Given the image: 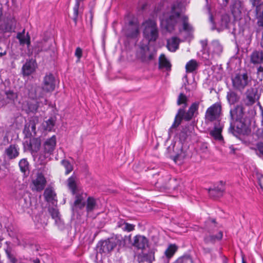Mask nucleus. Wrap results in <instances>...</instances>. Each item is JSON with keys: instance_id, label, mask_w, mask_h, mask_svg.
<instances>
[{"instance_id": "obj_41", "label": "nucleus", "mask_w": 263, "mask_h": 263, "mask_svg": "<svg viewBox=\"0 0 263 263\" xmlns=\"http://www.w3.org/2000/svg\"><path fill=\"white\" fill-rule=\"evenodd\" d=\"M177 250V247L175 245L171 244L166 249L164 254L167 258H170L174 255Z\"/></svg>"}, {"instance_id": "obj_4", "label": "nucleus", "mask_w": 263, "mask_h": 263, "mask_svg": "<svg viewBox=\"0 0 263 263\" xmlns=\"http://www.w3.org/2000/svg\"><path fill=\"white\" fill-rule=\"evenodd\" d=\"M143 37L149 42H156L159 36L156 21L153 18L144 20L141 25Z\"/></svg>"}, {"instance_id": "obj_17", "label": "nucleus", "mask_w": 263, "mask_h": 263, "mask_svg": "<svg viewBox=\"0 0 263 263\" xmlns=\"http://www.w3.org/2000/svg\"><path fill=\"white\" fill-rule=\"evenodd\" d=\"M17 95L11 90L5 92V97L0 100V105L2 106H6L10 103H12L17 98Z\"/></svg>"}, {"instance_id": "obj_47", "label": "nucleus", "mask_w": 263, "mask_h": 263, "mask_svg": "<svg viewBox=\"0 0 263 263\" xmlns=\"http://www.w3.org/2000/svg\"><path fill=\"white\" fill-rule=\"evenodd\" d=\"M61 164L63 165V166L64 167V168L66 170V172H65L66 175L69 174L73 170L72 165L68 160H63L61 161Z\"/></svg>"}, {"instance_id": "obj_50", "label": "nucleus", "mask_w": 263, "mask_h": 263, "mask_svg": "<svg viewBox=\"0 0 263 263\" xmlns=\"http://www.w3.org/2000/svg\"><path fill=\"white\" fill-rule=\"evenodd\" d=\"M174 263H193V261L190 256H184L178 258Z\"/></svg>"}, {"instance_id": "obj_16", "label": "nucleus", "mask_w": 263, "mask_h": 263, "mask_svg": "<svg viewBox=\"0 0 263 263\" xmlns=\"http://www.w3.org/2000/svg\"><path fill=\"white\" fill-rule=\"evenodd\" d=\"M56 145V137L55 136L47 139L43 144V150L45 153L51 155Z\"/></svg>"}, {"instance_id": "obj_53", "label": "nucleus", "mask_w": 263, "mask_h": 263, "mask_svg": "<svg viewBox=\"0 0 263 263\" xmlns=\"http://www.w3.org/2000/svg\"><path fill=\"white\" fill-rule=\"evenodd\" d=\"M257 149L260 152V157L263 158V143L259 142L256 144Z\"/></svg>"}, {"instance_id": "obj_29", "label": "nucleus", "mask_w": 263, "mask_h": 263, "mask_svg": "<svg viewBox=\"0 0 263 263\" xmlns=\"http://www.w3.org/2000/svg\"><path fill=\"white\" fill-rule=\"evenodd\" d=\"M209 50L215 54H219L222 51V47L218 41H213L210 45Z\"/></svg>"}, {"instance_id": "obj_57", "label": "nucleus", "mask_w": 263, "mask_h": 263, "mask_svg": "<svg viewBox=\"0 0 263 263\" xmlns=\"http://www.w3.org/2000/svg\"><path fill=\"white\" fill-rule=\"evenodd\" d=\"M154 56H155V54L154 53H151V54H149L148 55V56L147 60H148V61L152 60L154 59Z\"/></svg>"}, {"instance_id": "obj_2", "label": "nucleus", "mask_w": 263, "mask_h": 263, "mask_svg": "<svg viewBox=\"0 0 263 263\" xmlns=\"http://www.w3.org/2000/svg\"><path fill=\"white\" fill-rule=\"evenodd\" d=\"M231 118L233 121L237 122L236 129L231 123L229 131L234 136L238 137L240 134H244L247 129V126L245 123L244 107L242 105H237L230 110Z\"/></svg>"}, {"instance_id": "obj_62", "label": "nucleus", "mask_w": 263, "mask_h": 263, "mask_svg": "<svg viewBox=\"0 0 263 263\" xmlns=\"http://www.w3.org/2000/svg\"><path fill=\"white\" fill-rule=\"evenodd\" d=\"M33 261L34 263H40V261L38 258H36L35 259L33 260Z\"/></svg>"}, {"instance_id": "obj_36", "label": "nucleus", "mask_w": 263, "mask_h": 263, "mask_svg": "<svg viewBox=\"0 0 263 263\" xmlns=\"http://www.w3.org/2000/svg\"><path fill=\"white\" fill-rule=\"evenodd\" d=\"M155 249H151L147 253H144L143 255V260L148 262V263H152L155 260Z\"/></svg>"}, {"instance_id": "obj_8", "label": "nucleus", "mask_w": 263, "mask_h": 263, "mask_svg": "<svg viewBox=\"0 0 263 263\" xmlns=\"http://www.w3.org/2000/svg\"><path fill=\"white\" fill-rule=\"evenodd\" d=\"M221 111V105L216 103L209 107L206 111L205 119L208 122H213L219 118Z\"/></svg>"}, {"instance_id": "obj_18", "label": "nucleus", "mask_w": 263, "mask_h": 263, "mask_svg": "<svg viewBox=\"0 0 263 263\" xmlns=\"http://www.w3.org/2000/svg\"><path fill=\"white\" fill-rule=\"evenodd\" d=\"M5 154L9 159H14L19 155V148L15 144H11L5 149Z\"/></svg>"}, {"instance_id": "obj_13", "label": "nucleus", "mask_w": 263, "mask_h": 263, "mask_svg": "<svg viewBox=\"0 0 263 263\" xmlns=\"http://www.w3.org/2000/svg\"><path fill=\"white\" fill-rule=\"evenodd\" d=\"M139 34V24L134 21L129 22L128 26L125 30V34L127 37L134 39L138 36Z\"/></svg>"}, {"instance_id": "obj_63", "label": "nucleus", "mask_w": 263, "mask_h": 263, "mask_svg": "<svg viewBox=\"0 0 263 263\" xmlns=\"http://www.w3.org/2000/svg\"><path fill=\"white\" fill-rule=\"evenodd\" d=\"M144 49H146V50H148L149 48L147 46H146L145 47H144Z\"/></svg>"}, {"instance_id": "obj_22", "label": "nucleus", "mask_w": 263, "mask_h": 263, "mask_svg": "<svg viewBox=\"0 0 263 263\" xmlns=\"http://www.w3.org/2000/svg\"><path fill=\"white\" fill-rule=\"evenodd\" d=\"M255 12V16L257 20V25L259 26L263 27V3L257 5Z\"/></svg>"}, {"instance_id": "obj_9", "label": "nucleus", "mask_w": 263, "mask_h": 263, "mask_svg": "<svg viewBox=\"0 0 263 263\" xmlns=\"http://www.w3.org/2000/svg\"><path fill=\"white\" fill-rule=\"evenodd\" d=\"M126 238L131 241V245L138 250H144L148 246V239L141 235H137L134 237L133 240L131 239V235L126 237Z\"/></svg>"}, {"instance_id": "obj_6", "label": "nucleus", "mask_w": 263, "mask_h": 263, "mask_svg": "<svg viewBox=\"0 0 263 263\" xmlns=\"http://www.w3.org/2000/svg\"><path fill=\"white\" fill-rule=\"evenodd\" d=\"M118 240L111 237L99 242L97 248L98 252L106 255L110 253L117 246Z\"/></svg>"}, {"instance_id": "obj_49", "label": "nucleus", "mask_w": 263, "mask_h": 263, "mask_svg": "<svg viewBox=\"0 0 263 263\" xmlns=\"http://www.w3.org/2000/svg\"><path fill=\"white\" fill-rule=\"evenodd\" d=\"M199 108V103H193L190 107L189 110L194 117L195 114H198V109Z\"/></svg>"}, {"instance_id": "obj_38", "label": "nucleus", "mask_w": 263, "mask_h": 263, "mask_svg": "<svg viewBox=\"0 0 263 263\" xmlns=\"http://www.w3.org/2000/svg\"><path fill=\"white\" fill-rule=\"evenodd\" d=\"M21 171L24 174L29 173V164L26 159H21L18 163Z\"/></svg>"}, {"instance_id": "obj_64", "label": "nucleus", "mask_w": 263, "mask_h": 263, "mask_svg": "<svg viewBox=\"0 0 263 263\" xmlns=\"http://www.w3.org/2000/svg\"><path fill=\"white\" fill-rule=\"evenodd\" d=\"M242 263H246L243 259H242Z\"/></svg>"}, {"instance_id": "obj_37", "label": "nucleus", "mask_w": 263, "mask_h": 263, "mask_svg": "<svg viewBox=\"0 0 263 263\" xmlns=\"http://www.w3.org/2000/svg\"><path fill=\"white\" fill-rule=\"evenodd\" d=\"M44 197L48 202H51L54 199L55 194L51 188H47L44 193Z\"/></svg>"}, {"instance_id": "obj_34", "label": "nucleus", "mask_w": 263, "mask_h": 263, "mask_svg": "<svg viewBox=\"0 0 263 263\" xmlns=\"http://www.w3.org/2000/svg\"><path fill=\"white\" fill-rule=\"evenodd\" d=\"M198 67V63L195 60H191L188 62L185 66L187 72H192L196 70Z\"/></svg>"}, {"instance_id": "obj_56", "label": "nucleus", "mask_w": 263, "mask_h": 263, "mask_svg": "<svg viewBox=\"0 0 263 263\" xmlns=\"http://www.w3.org/2000/svg\"><path fill=\"white\" fill-rule=\"evenodd\" d=\"M125 221H124L123 220H120L118 222V225L117 226L119 227V228H121L122 229H123V226H124V224H125Z\"/></svg>"}, {"instance_id": "obj_54", "label": "nucleus", "mask_w": 263, "mask_h": 263, "mask_svg": "<svg viewBox=\"0 0 263 263\" xmlns=\"http://www.w3.org/2000/svg\"><path fill=\"white\" fill-rule=\"evenodd\" d=\"M250 2L252 4V5L254 7V6H257V5H259V4L262 3L261 2L262 0H250Z\"/></svg>"}, {"instance_id": "obj_43", "label": "nucleus", "mask_w": 263, "mask_h": 263, "mask_svg": "<svg viewBox=\"0 0 263 263\" xmlns=\"http://www.w3.org/2000/svg\"><path fill=\"white\" fill-rule=\"evenodd\" d=\"M188 99L186 96L183 93H180L178 96L177 104L178 105H183V108H186L187 105V102Z\"/></svg>"}, {"instance_id": "obj_35", "label": "nucleus", "mask_w": 263, "mask_h": 263, "mask_svg": "<svg viewBox=\"0 0 263 263\" xmlns=\"http://www.w3.org/2000/svg\"><path fill=\"white\" fill-rule=\"evenodd\" d=\"M97 206L96 201L92 197H89L87 200L86 210L88 213L92 212Z\"/></svg>"}, {"instance_id": "obj_30", "label": "nucleus", "mask_w": 263, "mask_h": 263, "mask_svg": "<svg viewBox=\"0 0 263 263\" xmlns=\"http://www.w3.org/2000/svg\"><path fill=\"white\" fill-rule=\"evenodd\" d=\"M17 39L19 40L20 43L21 45L27 44L28 45H30V37L27 33L26 35H25V30L24 29L22 32H19L17 34Z\"/></svg>"}, {"instance_id": "obj_21", "label": "nucleus", "mask_w": 263, "mask_h": 263, "mask_svg": "<svg viewBox=\"0 0 263 263\" xmlns=\"http://www.w3.org/2000/svg\"><path fill=\"white\" fill-rule=\"evenodd\" d=\"M35 68V64L34 61H27L22 68L23 74L28 76L34 72Z\"/></svg>"}, {"instance_id": "obj_40", "label": "nucleus", "mask_w": 263, "mask_h": 263, "mask_svg": "<svg viewBox=\"0 0 263 263\" xmlns=\"http://www.w3.org/2000/svg\"><path fill=\"white\" fill-rule=\"evenodd\" d=\"M50 154H48L47 153H45L43 151L40 154V156L38 158V162L41 165H45L47 161L50 160Z\"/></svg>"}, {"instance_id": "obj_19", "label": "nucleus", "mask_w": 263, "mask_h": 263, "mask_svg": "<svg viewBox=\"0 0 263 263\" xmlns=\"http://www.w3.org/2000/svg\"><path fill=\"white\" fill-rule=\"evenodd\" d=\"M29 99H36L42 98L44 96V92L40 87L32 86L29 89Z\"/></svg>"}, {"instance_id": "obj_25", "label": "nucleus", "mask_w": 263, "mask_h": 263, "mask_svg": "<svg viewBox=\"0 0 263 263\" xmlns=\"http://www.w3.org/2000/svg\"><path fill=\"white\" fill-rule=\"evenodd\" d=\"M171 64L165 55L161 54L159 59V68L160 69L165 68L166 70H169L171 69Z\"/></svg>"}, {"instance_id": "obj_11", "label": "nucleus", "mask_w": 263, "mask_h": 263, "mask_svg": "<svg viewBox=\"0 0 263 263\" xmlns=\"http://www.w3.org/2000/svg\"><path fill=\"white\" fill-rule=\"evenodd\" d=\"M245 95L246 98L243 99V102L245 104L248 106L253 105L259 98V95L256 88L251 87L248 89Z\"/></svg>"}, {"instance_id": "obj_55", "label": "nucleus", "mask_w": 263, "mask_h": 263, "mask_svg": "<svg viewBox=\"0 0 263 263\" xmlns=\"http://www.w3.org/2000/svg\"><path fill=\"white\" fill-rule=\"evenodd\" d=\"M258 181L260 187L263 190V176L258 177Z\"/></svg>"}, {"instance_id": "obj_27", "label": "nucleus", "mask_w": 263, "mask_h": 263, "mask_svg": "<svg viewBox=\"0 0 263 263\" xmlns=\"http://www.w3.org/2000/svg\"><path fill=\"white\" fill-rule=\"evenodd\" d=\"M49 212L52 218L54 219L55 223L58 226H61L63 222L60 218L59 211L56 208H51L49 209Z\"/></svg>"}, {"instance_id": "obj_14", "label": "nucleus", "mask_w": 263, "mask_h": 263, "mask_svg": "<svg viewBox=\"0 0 263 263\" xmlns=\"http://www.w3.org/2000/svg\"><path fill=\"white\" fill-rule=\"evenodd\" d=\"M38 107L39 103L36 99H28L22 105V109L27 114L35 113Z\"/></svg>"}, {"instance_id": "obj_46", "label": "nucleus", "mask_w": 263, "mask_h": 263, "mask_svg": "<svg viewBox=\"0 0 263 263\" xmlns=\"http://www.w3.org/2000/svg\"><path fill=\"white\" fill-rule=\"evenodd\" d=\"M0 29L4 32H10L13 29V26L10 21H8L0 26Z\"/></svg>"}, {"instance_id": "obj_45", "label": "nucleus", "mask_w": 263, "mask_h": 263, "mask_svg": "<svg viewBox=\"0 0 263 263\" xmlns=\"http://www.w3.org/2000/svg\"><path fill=\"white\" fill-rule=\"evenodd\" d=\"M54 126V121L51 118L49 119L43 123V126L45 130L51 131Z\"/></svg>"}, {"instance_id": "obj_12", "label": "nucleus", "mask_w": 263, "mask_h": 263, "mask_svg": "<svg viewBox=\"0 0 263 263\" xmlns=\"http://www.w3.org/2000/svg\"><path fill=\"white\" fill-rule=\"evenodd\" d=\"M55 87L54 77L51 73L46 74L43 79L42 91L47 92L53 91Z\"/></svg>"}, {"instance_id": "obj_42", "label": "nucleus", "mask_w": 263, "mask_h": 263, "mask_svg": "<svg viewBox=\"0 0 263 263\" xmlns=\"http://www.w3.org/2000/svg\"><path fill=\"white\" fill-rule=\"evenodd\" d=\"M84 0H76V4L73 7V20L77 23V18L78 17V15L79 13V9L81 6V3L83 2Z\"/></svg>"}, {"instance_id": "obj_1", "label": "nucleus", "mask_w": 263, "mask_h": 263, "mask_svg": "<svg viewBox=\"0 0 263 263\" xmlns=\"http://www.w3.org/2000/svg\"><path fill=\"white\" fill-rule=\"evenodd\" d=\"M181 6V4L179 2L173 4L171 8L160 17L161 27L167 32H172L174 31L179 20L182 23L184 31L189 32L192 30V26L188 23V17L182 14Z\"/></svg>"}, {"instance_id": "obj_24", "label": "nucleus", "mask_w": 263, "mask_h": 263, "mask_svg": "<svg viewBox=\"0 0 263 263\" xmlns=\"http://www.w3.org/2000/svg\"><path fill=\"white\" fill-rule=\"evenodd\" d=\"M251 62L254 64H258L263 61V52L261 51L255 50L250 56Z\"/></svg>"}, {"instance_id": "obj_23", "label": "nucleus", "mask_w": 263, "mask_h": 263, "mask_svg": "<svg viewBox=\"0 0 263 263\" xmlns=\"http://www.w3.org/2000/svg\"><path fill=\"white\" fill-rule=\"evenodd\" d=\"M179 41L177 37H173L167 40L166 47L171 52H175L179 47Z\"/></svg>"}, {"instance_id": "obj_33", "label": "nucleus", "mask_w": 263, "mask_h": 263, "mask_svg": "<svg viewBox=\"0 0 263 263\" xmlns=\"http://www.w3.org/2000/svg\"><path fill=\"white\" fill-rule=\"evenodd\" d=\"M194 128L193 127H185L183 128L179 136L181 139L185 140L188 137L192 136Z\"/></svg>"}, {"instance_id": "obj_32", "label": "nucleus", "mask_w": 263, "mask_h": 263, "mask_svg": "<svg viewBox=\"0 0 263 263\" xmlns=\"http://www.w3.org/2000/svg\"><path fill=\"white\" fill-rule=\"evenodd\" d=\"M40 145V142L38 139L33 138L30 140L28 147L29 149L31 151L32 153L34 152H36L39 150Z\"/></svg>"}, {"instance_id": "obj_10", "label": "nucleus", "mask_w": 263, "mask_h": 263, "mask_svg": "<svg viewBox=\"0 0 263 263\" xmlns=\"http://www.w3.org/2000/svg\"><path fill=\"white\" fill-rule=\"evenodd\" d=\"M184 109L185 108H181L178 110V113L176 115L174 122L170 128V130L178 126L181 124L182 119L189 121L193 118V116L190 111L188 110L187 112H185Z\"/></svg>"}, {"instance_id": "obj_7", "label": "nucleus", "mask_w": 263, "mask_h": 263, "mask_svg": "<svg viewBox=\"0 0 263 263\" xmlns=\"http://www.w3.org/2000/svg\"><path fill=\"white\" fill-rule=\"evenodd\" d=\"M215 220H212L209 222V228L208 229L209 235H206L204 238V241L206 243H214L216 241L222 239L223 234L221 231H219L217 233L215 234L216 231L212 229L213 227H215Z\"/></svg>"}, {"instance_id": "obj_3", "label": "nucleus", "mask_w": 263, "mask_h": 263, "mask_svg": "<svg viewBox=\"0 0 263 263\" xmlns=\"http://www.w3.org/2000/svg\"><path fill=\"white\" fill-rule=\"evenodd\" d=\"M67 184L72 195H75V201L74 202V210H81L85 205V199L87 194L85 193L78 185L77 178L75 176H71L67 180Z\"/></svg>"}, {"instance_id": "obj_52", "label": "nucleus", "mask_w": 263, "mask_h": 263, "mask_svg": "<svg viewBox=\"0 0 263 263\" xmlns=\"http://www.w3.org/2000/svg\"><path fill=\"white\" fill-rule=\"evenodd\" d=\"M75 55L78 58L77 62H79L80 61V59L82 56V50L80 47H77L76 48L75 53Z\"/></svg>"}, {"instance_id": "obj_39", "label": "nucleus", "mask_w": 263, "mask_h": 263, "mask_svg": "<svg viewBox=\"0 0 263 263\" xmlns=\"http://www.w3.org/2000/svg\"><path fill=\"white\" fill-rule=\"evenodd\" d=\"M223 191V189L221 187H215L214 189H209V193L211 197L217 198L222 195Z\"/></svg>"}, {"instance_id": "obj_5", "label": "nucleus", "mask_w": 263, "mask_h": 263, "mask_svg": "<svg viewBox=\"0 0 263 263\" xmlns=\"http://www.w3.org/2000/svg\"><path fill=\"white\" fill-rule=\"evenodd\" d=\"M232 81L234 88L242 92L251 82V79L247 73H238L232 78Z\"/></svg>"}, {"instance_id": "obj_20", "label": "nucleus", "mask_w": 263, "mask_h": 263, "mask_svg": "<svg viewBox=\"0 0 263 263\" xmlns=\"http://www.w3.org/2000/svg\"><path fill=\"white\" fill-rule=\"evenodd\" d=\"M51 44L48 41H43L37 43L35 45L33 50L34 52L39 54L41 52L47 51L50 49Z\"/></svg>"}, {"instance_id": "obj_58", "label": "nucleus", "mask_w": 263, "mask_h": 263, "mask_svg": "<svg viewBox=\"0 0 263 263\" xmlns=\"http://www.w3.org/2000/svg\"><path fill=\"white\" fill-rule=\"evenodd\" d=\"M6 54L7 51L6 50L0 51V58L5 55Z\"/></svg>"}, {"instance_id": "obj_26", "label": "nucleus", "mask_w": 263, "mask_h": 263, "mask_svg": "<svg viewBox=\"0 0 263 263\" xmlns=\"http://www.w3.org/2000/svg\"><path fill=\"white\" fill-rule=\"evenodd\" d=\"M222 128L223 126L220 124L218 126L215 125L213 130L210 132V135L213 136L216 140L219 141L222 140L223 139V137L221 135Z\"/></svg>"}, {"instance_id": "obj_61", "label": "nucleus", "mask_w": 263, "mask_h": 263, "mask_svg": "<svg viewBox=\"0 0 263 263\" xmlns=\"http://www.w3.org/2000/svg\"><path fill=\"white\" fill-rule=\"evenodd\" d=\"M207 42H207V41H206V40L202 41L201 42V44H202V46H206V45H207Z\"/></svg>"}, {"instance_id": "obj_28", "label": "nucleus", "mask_w": 263, "mask_h": 263, "mask_svg": "<svg viewBox=\"0 0 263 263\" xmlns=\"http://www.w3.org/2000/svg\"><path fill=\"white\" fill-rule=\"evenodd\" d=\"M230 22V18L229 15L225 14L221 15L220 21L219 22L220 28L217 30L220 31L224 29L228 28L229 24Z\"/></svg>"}, {"instance_id": "obj_59", "label": "nucleus", "mask_w": 263, "mask_h": 263, "mask_svg": "<svg viewBox=\"0 0 263 263\" xmlns=\"http://www.w3.org/2000/svg\"><path fill=\"white\" fill-rule=\"evenodd\" d=\"M257 72H258V73L259 74L260 73H262V74L263 75V67L262 66H260L258 68Z\"/></svg>"}, {"instance_id": "obj_15", "label": "nucleus", "mask_w": 263, "mask_h": 263, "mask_svg": "<svg viewBox=\"0 0 263 263\" xmlns=\"http://www.w3.org/2000/svg\"><path fill=\"white\" fill-rule=\"evenodd\" d=\"M32 183L34 186L32 190L41 191L44 189L46 180L42 173H37L36 178L33 180Z\"/></svg>"}, {"instance_id": "obj_48", "label": "nucleus", "mask_w": 263, "mask_h": 263, "mask_svg": "<svg viewBox=\"0 0 263 263\" xmlns=\"http://www.w3.org/2000/svg\"><path fill=\"white\" fill-rule=\"evenodd\" d=\"M24 211L29 208L31 205V201L29 198H24L20 200V202Z\"/></svg>"}, {"instance_id": "obj_60", "label": "nucleus", "mask_w": 263, "mask_h": 263, "mask_svg": "<svg viewBox=\"0 0 263 263\" xmlns=\"http://www.w3.org/2000/svg\"><path fill=\"white\" fill-rule=\"evenodd\" d=\"M90 22H92V18H93V12H92V9H90Z\"/></svg>"}, {"instance_id": "obj_51", "label": "nucleus", "mask_w": 263, "mask_h": 263, "mask_svg": "<svg viewBox=\"0 0 263 263\" xmlns=\"http://www.w3.org/2000/svg\"><path fill=\"white\" fill-rule=\"evenodd\" d=\"M134 227H135V226L133 224H129V223L126 222L125 224H124V226H123L122 230L124 231L130 232L134 229Z\"/></svg>"}, {"instance_id": "obj_31", "label": "nucleus", "mask_w": 263, "mask_h": 263, "mask_svg": "<svg viewBox=\"0 0 263 263\" xmlns=\"http://www.w3.org/2000/svg\"><path fill=\"white\" fill-rule=\"evenodd\" d=\"M227 99L230 104H234L237 102L240 97L238 94L234 91H230L227 93Z\"/></svg>"}, {"instance_id": "obj_44", "label": "nucleus", "mask_w": 263, "mask_h": 263, "mask_svg": "<svg viewBox=\"0 0 263 263\" xmlns=\"http://www.w3.org/2000/svg\"><path fill=\"white\" fill-rule=\"evenodd\" d=\"M25 129L27 130L30 134L33 133L36 134V126L34 121H30L27 124H26Z\"/></svg>"}]
</instances>
